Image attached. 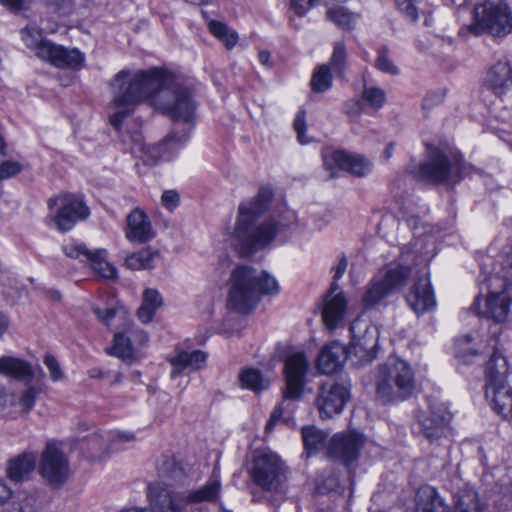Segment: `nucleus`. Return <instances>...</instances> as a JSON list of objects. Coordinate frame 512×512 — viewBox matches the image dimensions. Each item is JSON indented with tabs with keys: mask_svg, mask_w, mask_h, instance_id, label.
<instances>
[{
	"mask_svg": "<svg viewBox=\"0 0 512 512\" xmlns=\"http://www.w3.org/2000/svg\"><path fill=\"white\" fill-rule=\"evenodd\" d=\"M152 224L147 214L136 208L127 216L125 236L135 243H146L154 237Z\"/></svg>",
	"mask_w": 512,
	"mask_h": 512,
	"instance_id": "393cba45",
	"label": "nucleus"
},
{
	"mask_svg": "<svg viewBox=\"0 0 512 512\" xmlns=\"http://www.w3.org/2000/svg\"><path fill=\"white\" fill-rule=\"evenodd\" d=\"M506 376V360L494 354L486 365L485 395L493 409L508 418L512 417V388L507 385Z\"/></svg>",
	"mask_w": 512,
	"mask_h": 512,
	"instance_id": "1a4fd4ad",
	"label": "nucleus"
},
{
	"mask_svg": "<svg viewBox=\"0 0 512 512\" xmlns=\"http://www.w3.org/2000/svg\"><path fill=\"white\" fill-rule=\"evenodd\" d=\"M185 508L201 503H215L221 495V482L218 477L209 479L203 486L188 491H180Z\"/></svg>",
	"mask_w": 512,
	"mask_h": 512,
	"instance_id": "bb28decb",
	"label": "nucleus"
},
{
	"mask_svg": "<svg viewBox=\"0 0 512 512\" xmlns=\"http://www.w3.org/2000/svg\"><path fill=\"white\" fill-rule=\"evenodd\" d=\"M308 368L309 362L304 353L296 352L287 357L284 366L285 388L282 400L275 407L266 424L267 432H271L281 418L285 421L290 419L296 409V402L302 398Z\"/></svg>",
	"mask_w": 512,
	"mask_h": 512,
	"instance_id": "39448f33",
	"label": "nucleus"
},
{
	"mask_svg": "<svg viewBox=\"0 0 512 512\" xmlns=\"http://www.w3.org/2000/svg\"><path fill=\"white\" fill-rule=\"evenodd\" d=\"M328 18L343 29H351L355 24L357 15L349 12L343 6H334L327 11Z\"/></svg>",
	"mask_w": 512,
	"mask_h": 512,
	"instance_id": "a19ab883",
	"label": "nucleus"
},
{
	"mask_svg": "<svg viewBox=\"0 0 512 512\" xmlns=\"http://www.w3.org/2000/svg\"><path fill=\"white\" fill-rule=\"evenodd\" d=\"M332 86V74L327 64L321 65L314 71L311 79L312 90L317 93L327 91Z\"/></svg>",
	"mask_w": 512,
	"mask_h": 512,
	"instance_id": "79ce46f5",
	"label": "nucleus"
},
{
	"mask_svg": "<svg viewBox=\"0 0 512 512\" xmlns=\"http://www.w3.org/2000/svg\"><path fill=\"white\" fill-rule=\"evenodd\" d=\"M39 472L52 487H60L67 481L70 475L69 461L55 443H48L42 453Z\"/></svg>",
	"mask_w": 512,
	"mask_h": 512,
	"instance_id": "ddd939ff",
	"label": "nucleus"
},
{
	"mask_svg": "<svg viewBox=\"0 0 512 512\" xmlns=\"http://www.w3.org/2000/svg\"><path fill=\"white\" fill-rule=\"evenodd\" d=\"M158 255V251L144 248L128 255L125 259V266L131 270L152 269L155 267V259Z\"/></svg>",
	"mask_w": 512,
	"mask_h": 512,
	"instance_id": "f704fd0d",
	"label": "nucleus"
},
{
	"mask_svg": "<svg viewBox=\"0 0 512 512\" xmlns=\"http://www.w3.org/2000/svg\"><path fill=\"white\" fill-rule=\"evenodd\" d=\"M11 495V489L2 480H0V505L5 503Z\"/></svg>",
	"mask_w": 512,
	"mask_h": 512,
	"instance_id": "e2e57ef3",
	"label": "nucleus"
},
{
	"mask_svg": "<svg viewBox=\"0 0 512 512\" xmlns=\"http://www.w3.org/2000/svg\"><path fill=\"white\" fill-rule=\"evenodd\" d=\"M365 442L364 436L357 431L335 434L328 445L330 457L349 464L356 460Z\"/></svg>",
	"mask_w": 512,
	"mask_h": 512,
	"instance_id": "6ab92c4d",
	"label": "nucleus"
},
{
	"mask_svg": "<svg viewBox=\"0 0 512 512\" xmlns=\"http://www.w3.org/2000/svg\"><path fill=\"white\" fill-rule=\"evenodd\" d=\"M53 202L59 206L54 221L61 232L70 231L78 221L86 219L90 214L83 199L74 194H61ZM49 205H52V200L49 201Z\"/></svg>",
	"mask_w": 512,
	"mask_h": 512,
	"instance_id": "f8f14e48",
	"label": "nucleus"
},
{
	"mask_svg": "<svg viewBox=\"0 0 512 512\" xmlns=\"http://www.w3.org/2000/svg\"><path fill=\"white\" fill-rule=\"evenodd\" d=\"M294 131L297 134V139L301 144H308L310 141L306 136V113L303 110L297 112L293 123Z\"/></svg>",
	"mask_w": 512,
	"mask_h": 512,
	"instance_id": "864d4df0",
	"label": "nucleus"
},
{
	"mask_svg": "<svg viewBox=\"0 0 512 512\" xmlns=\"http://www.w3.org/2000/svg\"><path fill=\"white\" fill-rule=\"evenodd\" d=\"M410 172L417 178L431 183H457L463 177V167L459 159L451 161L440 149L427 147V154L423 162Z\"/></svg>",
	"mask_w": 512,
	"mask_h": 512,
	"instance_id": "6e6552de",
	"label": "nucleus"
},
{
	"mask_svg": "<svg viewBox=\"0 0 512 512\" xmlns=\"http://www.w3.org/2000/svg\"><path fill=\"white\" fill-rule=\"evenodd\" d=\"M452 512H484L478 493L472 487L461 488L454 496Z\"/></svg>",
	"mask_w": 512,
	"mask_h": 512,
	"instance_id": "473e14b6",
	"label": "nucleus"
},
{
	"mask_svg": "<svg viewBox=\"0 0 512 512\" xmlns=\"http://www.w3.org/2000/svg\"><path fill=\"white\" fill-rule=\"evenodd\" d=\"M92 310L97 319L107 327L111 326L115 318L122 320L124 327H128L130 322L128 310L112 294H101L99 301L92 304Z\"/></svg>",
	"mask_w": 512,
	"mask_h": 512,
	"instance_id": "412c9836",
	"label": "nucleus"
},
{
	"mask_svg": "<svg viewBox=\"0 0 512 512\" xmlns=\"http://www.w3.org/2000/svg\"><path fill=\"white\" fill-rule=\"evenodd\" d=\"M34 50L37 57L49 61L57 68L79 70L84 67L85 56L78 49H68L49 41H41Z\"/></svg>",
	"mask_w": 512,
	"mask_h": 512,
	"instance_id": "dca6fc26",
	"label": "nucleus"
},
{
	"mask_svg": "<svg viewBox=\"0 0 512 512\" xmlns=\"http://www.w3.org/2000/svg\"><path fill=\"white\" fill-rule=\"evenodd\" d=\"M475 28L496 37L512 31V15L506 3L487 0L475 7Z\"/></svg>",
	"mask_w": 512,
	"mask_h": 512,
	"instance_id": "9d476101",
	"label": "nucleus"
},
{
	"mask_svg": "<svg viewBox=\"0 0 512 512\" xmlns=\"http://www.w3.org/2000/svg\"><path fill=\"white\" fill-rule=\"evenodd\" d=\"M249 475L252 482L263 491L276 494L285 490L288 467L278 454L272 451H256L252 457Z\"/></svg>",
	"mask_w": 512,
	"mask_h": 512,
	"instance_id": "0eeeda50",
	"label": "nucleus"
},
{
	"mask_svg": "<svg viewBox=\"0 0 512 512\" xmlns=\"http://www.w3.org/2000/svg\"><path fill=\"white\" fill-rule=\"evenodd\" d=\"M511 302L512 298L510 291L505 288L498 293H491L488 295L485 303V310H480V296L475 298L470 309L476 315L492 319L497 323H502L509 315Z\"/></svg>",
	"mask_w": 512,
	"mask_h": 512,
	"instance_id": "aec40b11",
	"label": "nucleus"
},
{
	"mask_svg": "<svg viewBox=\"0 0 512 512\" xmlns=\"http://www.w3.org/2000/svg\"><path fill=\"white\" fill-rule=\"evenodd\" d=\"M395 5L406 19L413 23L418 21L417 0H395Z\"/></svg>",
	"mask_w": 512,
	"mask_h": 512,
	"instance_id": "3c124183",
	"label": "nucleus"
},
{
	"mask_svg": "<svg viewBox=\"0 0 512 512\" xmlns=\"http://www.w3.org/2000/svg\"><path fill=\"white\" fill-rule=\"evenodd\" d=\"M323 165L335 176L338 170H343L357 177H363L371 172L372 163L365 157L350 154L342 150L326 149L322 153Z\"/></svg>",
	"mask_w": 512,
	"mask_h": 512,
	"instance_id": "4468645a",
	"label": "nucleus"
},
{
	"mask_svg": "<svg viewBox=\"0 0 512 512\" xmlns=\"http://www.w3.org/2000/svg\"><path fill=\"white\" fill-rule=\"evenodd\" d=\"M349 399V389L340 383L327 381L319 388L316 406L321 418H331L339 414Z\"/></svg>",
	"mask_w": 512,
	"mask_h": 512,
	"instance_id": "f3484780",
	"label": "nucleus"
},
{
	"mask_svg": "<svg viewBox=\"0 0 512 512\" xmlns=\"http://www.w3.org/2000/svg\"><path fill=\"white\" fill-rule=\"evenodd\" d=\"M156 311V308H152L142 302L141 306L137 310V317L141 323L148 324L153 320Z\"/></svg>",
	"mask_w": 512,
	"mask_h": 512,
	"instance_id": "bf43d9fd",
	"label": "nucleus"
},
{
	"mask_svg": "<svg viewBox=\"0 0 512 512\" xmlns=\"http://www.w3.org/2000/svg\"><path fill=\"white\" fill-rule=\"evenodd\" d=\"M61 249L68 258L78 259L81 262H87L93 253V251L88 249L83 242L76 239H69L65 241L62 244Z\"/></svg>",
	"mask_w": 512,
	"mask_h": 512,
	"instance_id": "ea45409f",
	"label": "nucleus"
},
{
	"mask_svg": "<svg viewBox=\"0 0 512 512\" xmlns=\"http://www.w3.org/2000/svg\"><path fill=\"white\" fill-rule=\"evenodd\" d=\"M272 199V190L262 187L255 196L240 202L232 238L241 256L264 249L280 232L282 225L279 221L274 217L263 218Z\"/></svg>",
	"mask_w": 512,
	"mask_h": 512,
	"instance_id": "f03ea898",
	"label": "nucleus"
},
{
	"mask_svg": "<svg viewBox=\"0 0 512 512\" xmlns=\"http://www.w3.org/2000/svg\"><path fill=\"white\" fill-rule=\"evenodd\" d=\"M6 472L8 478L15 483L28 480L32 472V452L24 451L10 459Z\"/></svg>",
	"mask_w": 512,
	"mask_h": 512,
	"instance_id": "2f4dec72",
	"label": "nucleus"
},
{
	"mask_svg": "<svg viewBox=\"0 0 512 512\" xmlns=\"http://www.w3.org/2000/svg\"><path fill=\"white\" fill-rule=\"evenodd\" d=\"M89 457L92 460L101 459L108 451L107 441L103 435L94 434L86 441Z\"/></svg>",
	"mask_w": 512,
	"mask_h": 512,
	"instance_id": "09e8293b",
	"label": "nucleus"
},
{
	"mask_svg": "<svg viewBox=\"0 0 512 512\" xmlns=\"http://www.w3.org/2000/svg\"><path fill=\"white\" fill-rule=\"evenodd\" d=\"M23 165L14 160H5L0 163V180H7L18 175Z\"/></svg>",
	"mask_w": 512,
	"mask_h": 512,
	"instance_id": "603ef678",
	"label": "nucleus"
},
{
	"mask_svg": "<svg viewBox=\"0 0 512 512\" xmlns=\"http://www.w3.org/2000/svg\"><path fill=\"white\" fill-rule=\"evenodd\" d=\"M417 512H449V508L437 490L431 486H422L416 493Z\"/></svg>",
	"mask_w": 512,
	"mask_h": 512,
	"instance_id": "7c9ffc66",
	"label": "nucleus"
},
{
	"mask_svg": "<svg viewBox=\"0 0 512 512\" xmlns=\"http://www.w3.org/2000/svg\"><path fill=\"white\" fill-rule=\"evenodd\" d=\"M148 491L150 512H182L186 509L179 490L153 484L148 486Z\"/></svg>",
	"mask_w": 512,
	"mask_h": 512,
	"instance_id": "4be33fe9",
	"label": "nucleus"
},
{
	"mask_svg": "<svg viewBox=\"0 0 512 512\" xmlns=\"http://www.w3.org/2000/svg\"><path fill=\"white\" fill-rule=\"evenodd\" d=\"M348 355H352L348 348L337 341H333L320 351L317 367L323 374H333L343 366Z\"/></svg>",
	"mask_w": 512,
	"mask_h": 512,
	"instance_id": "a878e982",
	"label": "nucleus"
},
{
	"mask_svg": "<svg viewBox=\"0 0 512 512\" xmlns=\"http://www.w3.org/2000/svg\"><path fill=\"white\" fill-rule=\"evenodd\" d=\"M347 298L340 291L337 283H332L329 292L324 298L322 319L329 330L335 329L343 320L347 309Z\"/></svg>",
	"mask_w": 512,
	"mask_h": 512,
	"instance_id": "5701e85b",
	"label": "nucleus"
},
{
	"mask_svg": "<svg viewBox=\"0 0 512 512\" xmlns=\"http://www.w3.org/2000/svg\"><path fill=\"white\" fill-rule=\"evenodd\" d=\"M347 265H348V262H347V259L345 257H342L337 266L334 268V282L333 283H336L337 280H339L340 278H342V276L344 275L346 269H347Z\"/></svg>",
	"mask_w": 512,
	"mask_h": 512,
	"instance_id": "052dcab7",
	"label": "nucleus"
},
{
	"mask_svg": "<svg viewBox=\"0 0 512 512\" xmlns=\"http://www.w3.org/2000/svg\"><path fill=\"white\" fill-rule=\"evenodd\" d=\"M473 338L471 335H465L456 340V357L465 363H469L471 357L477 355V350L472 346Z\"/></svg>",
	"mask_w": 512,
	"mask_h": 512,
	"instance_id": "de8ad7c7",
	"label": "nucleus"
},
{
	"mask_svg": "<svg viewBox=\"0 0 512 512\" xmlns=\"http://www.w3.org/2000/svg\"><path fill=\"white\" fill-rule=\"evenodd\" d=\"M302 438L305 449L313 454L324 447L327 434L315 426H306L302 428Z\"/></svg>",
	"mask_w": 512,
	"mask_h": 512,
	"instance_id": "4c0bfd02",
	"label": "nucleus"
},
{
	"mask_svg": "<svg viewBox=\"0 0 512 512\" xmlns=\"http://www.w3.org/2000/svg\"><path fill=\"white\" fill-rule=\"evenodd\" d=\"M339 486V475L334 470H326L316 479V489L321 494L336 491Z\"/></svg>",
	"mask_w": 512,
	"mask_h": 512,
	"instance_id": "37998d69",
	"label": "nucleus"
},
{
	"mask_svg": "<svg viewBox=\"0 0 512 512\" xmlns=\"http://www.w3.org/2000/svg\"><path fill=\"white\" fill-rule=\"evenodd\" d=\"M209 31L217 37L227 49L233 48L238 40L235 31L231 30L226 24L220 21L212 20L208 23Z\"/></svg>",
	"mask_w": 512,
	"mask_h": 512,
	"instance_id": "58836bf2",
	"label": "nucleus"
},
{
	"mask_svg": "<svg viewBox=\"0 0 512 512\" xmlns=\"http://www.w3.org/2000/svg\"><path fill=\"white\" fill-rule=\"evenodd\" d=\"M377 397L384 403L404 401L415 389L411 366L400 359H390L378 368L375 377Z\"/></svg>",
	"mask_w": 512,
	"mask_h": 512,
	"instance_id": "423d86ee",
	"label": "nucleus"
},
{
	"mask_svg": "<svg viewBox=\"0 0 512 512\" xmlns=\"http://www.w3.org/2000/svg\"><path fill=\"white\" fill-rule=\"evenodd\" d=\"M242 388L259 393L269 386V381L263 377L261 372L254 368H245L238 375Z\"/></svg>",
	"mask_w": 512,
	"mask_h": 512,
	"instance_id": "e433bc0d",
	"label": "nucleus"
},
{
	"mask_svg": "<svg viewBox=\"0 0 512 512\" xmlns=\"http://www.w3.org/2000/svg\"><path fill=\"white\" fill-rule=\"evenodd\" d=\"M189 138V130L184 129L180 132L173 131L165 140L153 148L157 152L158 158L164 161L172 159L175 152L181 149Z\"/></svg>",
	"mask_w": 512,
	"mask_h": 512,
	"instance_id": "72a5a7b5",
	"label": "nucleus"
},
{
	"mask_svg": "<svg viewBox=\"0 0 512 512\" xmlns=\"http://www.w3.org/2000/svg\"><path fill=\"white\" fill-rule=\"evenodd\" d=\"M420 256L409 247H403L396 262L390 263L376 273L368 282L362 295V305L372 309L390 295L403 288L418 264Z\"/></svg>",
	"mask_w": 512,
	"mask_h": 512,
	"instance_id": "20e7f679",
	"label": "nucleus"
},
{
	"mask_svg": "<svg viewBox=\"0 0 512 512\" xmlns=\"http://www.w3.org/2000/svg\"><path fill=\"white\" fill-rule=\"evenodd\" d=\"M503 265L504 268L508 269L506 276L512 278V250L507 253Z\"/></svg>",
	"mask_w": 512,
	"mask_h": 512,
	"instance_id": "69168bd1",
	"label": "nucleus"
},
{
	"mask_svg": "<svg viewBox=\"0 0 512 512\" xmlns=\"http://www.w3.org/2000/svg\"><path fill=\"white\" fill-rule=\"evenodd\" d=\"M375 67L382 73L389 75H398L400 73L399 68L394 64L389 56V49L383 46L378 49L377 57L375 59Z\"/></svg>",
	"mask_w": 512,
	"mask_h": 512,
	"instance_id": "a18cd8bd",
	"label": "nucleus"
},
{
	"mask_svg": "<svg viewBox=\"0 0 512 512\" xmlns=\"http://www.w3.org/2000/svg\"><path fill=\"white\" fill-rule=\"evenodd\" d=\"M206 359L207 354L201 350L177 352L169 360L172 366L171 377L176 378L185 370L192 372L202 368Z\"/></svg>",
	"mask_w": 512,
	"mask_h": 512,
	"instance_id": "c85d7f7f",
	"label": "nucleus"
},
{
	"mask_svg": "<svg viewBox=\"0 0 512 512\" xmlns=\"http://www.w3.org/2000/svg\"><path fill=\"white\" fill-rule=\"evenodd\" d=\"M179 200V194L175 190H166L161 196L162 205L169 211L178 207Z\"/></svg>",
	"mask_w": 512,
	"mask_h": 512,
	"instance_id": "4d7b16f0",
	"label": "nucleus"
},
{
	"mask_svg": "<svg viewBox=\"0 0 512 512\" xmlns=\"http://www.w3.org/2000/svg\"><path fill=\"white\" fill-rule=\"evenodd\" d=\"M88 375L90 378L104 379L109 377V372L104 371L100 368H91L90 370H88Z\"/></svg>",
	"mask_w": 512,
	"mask_h": 512,
	"instance_id": "0e129e2a",
	"label": "nucleus"
},
{
	"mask_svg": "<svg viewBox=\"0 0 512 512\" xmlns=\"http://www.w3.org/2000/svg\"><path fill=\"white\" fill-rule=\"evenodd\" d=\"M111 354L123 360L130 359L133 356L131 341L123 333L114 335V344Z\"/></svg>",
	"mask_w": 512,
	"mask_h": 512,
	"instance_id": "49530a36",
	"label": "nucleus"
},
{
	"mask_svg": "<svg viewBox=\"0 0 512 512\" xmlns=\"http://www.w3.org/2000/svg\"><path fill=\"white\" fill-rule=\"evenodd\" d=\"M451 419L450 413L443 404L435 403L417 416L420 433L433 442L442 437Z\"/></svg>",
	"mask_w": 512,
	"mask_h": 512,
	"instance_id": "a211bd4d",
	"label": "nucleus"
},
{
	"mask_svg": "<svg viewBox=\"0 0 512 512\" xmlns=\"http://www.w3.org/2000/svg\"><path fill=\"white\" fill-rule=\"evenodd\" d=\"M158 474L162 480V488L176 490L189 483V477L185 467L174 458H167L158 467Z\"/></svg>",
	"mask_w": 512,
	"mask_h": 512,
	"instance_id": "cd10ccee",
	"label": "nucleus"
},
{
	"mask_svg": "<svg viewBox=\"0 0 512 512\" xmlns=\"http://www.w3.org/2000/svg\"><path fill=\"white\" fill-rule=\"evenodd\" d=\"M406 301L417 315L429 312L435 307L436 301L428 277H421L414 283L406 295Z\"/></svg>",
	"mask_w": 512,
	"mask_h": 512,
	"instance_id": "b1692460",
	"label": "nucleus"
},
{
	"mask_svg": "<svg viewBox=\"0 0 512 512\" xmlns=\"http://www.w3.org/2000/svg\"><path fill=\"white\" fill-rule=\"evenodd\" d=\"M351 341L349 352L364 361L375 358L378 344V330L368 319L357 317L350 325Z\"/></svg>",
	"mask_w": 512,
	"mask_h": 512,
	"instance_id": "9b49d317",
	"label": "nucleus"
},
{
	"mask_svg": "<svg viewBox=\"0 0 512 512\" xmlns=\"http://www.w3.org/2000/svg\"><path fill=\"white\" fill-rule=\"evenodd\" d=\"M0 375L25 387L20 401L29 410L32 407V365L30 362L19 357L1 356Z\"/></svg>",
	"mask_w": 512,
	"mask_h": 512,
	"instance_id": "2eb2a0df",
	"label": "nucleus"
},
{
	"mask_svg": "<svg viewBox=\"0 0 512 512\" xmlns=\"http://www.w3.org/2000/svg\"><path fill=\"white\" fill-rule=\"evenodd\" d=\"M113 439L114 440H117V441H123V442H127V441H131L134 439V435L133 434H130V433H115L113 434Z\"/></svg>",
	"mask_w": 512,
	"mask_h": 512,
	"instance_id": "338daca9",
	"label": "nucleus"
},
{
	"mask_svg": "<svg viewBox=\"0 0 512 512\" xmlns=\"http://www.w3.org/2000/svg\"><path fill=\"white\" fill-rule=\"evenodd\" d=\"M362 100L374 110L383 107L386 102V93L377 86H365L362 93Z\"/></svg>",
	"mask_w": 512,
	"mask_h": 512,
	"instance_id": "c03bdc74",
	"label": "nucleus"
},
{
	"mask_svg": "<svg viewBox=\"0 0 512 512\" xmlns=\"http://www.w3.org/2000/svg\"><path fill=\"white\" fill-rule=\"evenodd\" d=\"M20 34L22 35L23 40L27 43V46L29 47L28 38L32 35V31L29 25L23 27L20 30Z\"/></svg>",
	"mask_w": 512,
	"mask_h": 512,
	"instance_id": "774afa93",
	"label": "nucleus"
},
{
	"mask_svg": "<svg viewBox=\"0 0 512 512\" xmlns=\"http://www.w3.org/2000/svg\"><path fill=\"white\" fill-rule=\"evenodd\" d=\"M113 99L110 124L120 131L124 119L145 100L174 121L190 122L196 104L190 89L180 84L170 72L152 68L132 74L129 70L118 72L112 82Z\"/></svg>",
	"mask_w": 512,
	"mask_h": 512,
	"instance_id": "f257e3e1",
	"label": "nucleus"
},
{
	"mask_svg": "<svg viewBox=\"0 0 512 512\" xmlns=\"http://www.w3.org/2000/svg\"><path fill=\"white\" fill-rule=\"evenodd\" d=\"M142 302L145 305L156 308L157 310L163 305V298L160 292L154 288H146L143 291Z\"/></svg>",
	"mask_w": 512,
	"mask_h": 512,
	"instance_id": "6e6d98bb",
	"label": "nucleus"
},
{
	"mask_svg": "<svg viewBox=\"0 0 512 512\" xmlns=\"http://www.w3.org/2000/svg\"><path fill=\"white\" fill-rule=\"evenodd\" d=\"M45 366L49 370L50 378L54 382H58L63 379L64 373L59 365V362L51 354H46L43 360Z\"/></svg>",
	"mask_w": 512,
	"mask_h": 512,
	"instance_id": "5fc2aeb1",
	"label": "nucleus"
},
{
	"mask_svg": "<svg viewBox=\"0 0 512 512\" xmlns=\"http://www.w3.org/2000/svg\"><path fill=\"white\" fill-rule=\"evenodd\" d=\"M486 84L497 94H502L506 88L512 85V66L506 59L493 64L485 78Z\"/></svg>",
	"mask_w": 512,
	"mask_h": 512,
	"instance_id": "c756f323",
	"label": "nucleus"
},
{
	"mask_svg": "<svg viewBox=\"0 0 512 512\" xmlns=\"http://www.w3.org/2000/svg\"><path fill=\"white\" fill-rule=\"evenodd\" d=\"M318 0H290L291 10L298 16H304Z\"/></svg>",
	"mask_w": 512,
	"mask_h": 512,
	"instance_id": "13d9d810",
	"label": "nucleus"
},
{
	"mask_svg": "<svg viewBox=\"0 0 512 512\" xmlns=\"http://www.w3.org/2000/svg\"><path fill=\"white\" fill-rule=\"evenodd\" d=\"M346 47L344 42L338 41L334 44L331 56V65L336 74L342 76L346 68Z\"/></svg>",
	"mask_w": 512,
	"mask_h": 512,
	"instance_id": "8fccbe9b",
	"label": "nucleus"
},
{
	"mask_svg": "<svg viewBox=\"0 0 512 512\" xmlns=\"http://www.w3.org/2000/svg\"><path fill=\"white\" fill-rule=\"evenodd\" d=\"M279 292L277 280L262 271L249 266H238L230 275L227 307L239 314H248L254 310L261 295H273Z\"/></svg>",
	"mask_w": 512,
	"mask_h": 512,
	"instance_id": "7ed1b4c3",
	"label": "nucleus"
},
{
	"mask_svg": "<svg viewBox=\"0 0 512 512\" xmlns=\"http://www.w3.org/2000/svg\"><path fill=\"white\" fill-rule=\"evenodd\" d=\"M107 250L97 249L94 250L92 256L87 261L95 273L105 279H114L117 277L116 268L107 262Z\"/></svg>",
	"mask_w": 512,
	"mask_h": 512,
	"instance_id": "c9c22d12",
	"label": "nucleus"
},
{
	"mask_svg": "<svg viewBox=\"0 0 512 512\" xmlns=\"http://www.w3.org/2000/svg\"><path fill=\"white\" fill-rule=\"evenodd\" d=\"M0 3L15 13L23 9V0H0Z\"/></svg>",
	"mask_w": 512,
	"mask_h": 512,
	"instance_id": "680f3d73",
	"label": "nucleus"
}]
</instances>
